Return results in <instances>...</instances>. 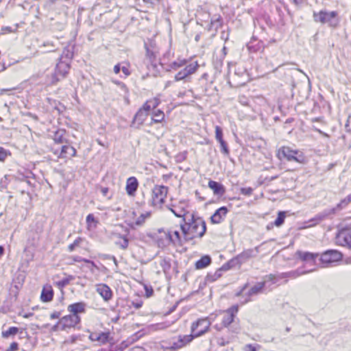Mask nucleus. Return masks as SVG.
<instances>
[{
  "instance_id": "nucleus-1",
  "label": "nucleus",
  "mask_w": 351,
  "mask_h": 351,
  "mask_svg": "<svg viewBox=\"0 0 351 351\" xmlns=\"http://www.w3.org/2000/svg\"><path fill=\"white\" fill-rule=\"evenodd\" d=\"M184 223L180 228L184 239L191 241L195 238H202L206 230V223L201 217L190 214L189 218H184Z\"/></svg>"
},
{
  "instance_id": "nucleus-2",
  "label": "nucleus",
  "mask_w": 351,
  "mask_h": 351,
  "mask_svg": "<svg viewBox=\"0 0 351 351\" xmlns=\"http://www.w3.org/2000/svg\"><path fill=\"white\" fill-rule=\"evenodd\" d=\"M211 322L210 320L207 318L205 319H199L197 320L195 323H193L191 326V335L190 336H185L184 337V339H181L182 343L181 345H180V347H182L184 346L186 343L190 342L193 337H197L203 334H204L206 332L208 331Z\"/></svg>"
},
{
  "instance_id": "nucleus-3",
  "label": "nucleus",
  "mask_w": 351,
  "mask_h": 351,
  "mask_svg": "<svg viewBox=\"0 0 351 351\" xmlns=\"http://www.w3.org/2000/svg\"><path fill=\"white\" fill-rule=\"evenodd\" d=\"M165 239H159L158 241L159 246H165L172 243L176 246H182L188 239H184V235L178 230L163 232Z\"/></svg>"
},
{
  "instance_id": "nucleus-4",
  "label": "nucleus",
  "mask_w": 351,
  "mask_h": 351,
  "mask_svg": "<svg viewBox=\"0 0 351 351\" xmlns=\"http://www.w3.org/2000/svg\"><path fill=\"white\" fill-rule=\"evenodd\" d=\"M278 156L280 160L286 159L288 161H296L304 164L306 162L303 153L298 150H293L289 147H282L278 152Z\"/></svg>"
},
{
  "instance_id": "nucleus-5",
  "label": "nucleus",
  "mask_w": 351,
  "mask_h": 351,
  "mask_svg": "<svg viewBox=\"0 0 351 351\" xmlns=\"http://www.w3.org/2000/svg\"><path fill=\"white\" fill-rule=\"evenodd\" d=\"M314 21L322 23H327L330 27H336L339 23L337 12L335 11L326 12L320 11L313 14Z\"/></svg>"
},
{
  "instance_id": "nucleus-6",
  "label": "nucleus",
  "mask_w": 351,
  "mask_h": 351,
  "mask_svg": "<svg viewBox=\"0 0 351 351\" xmlns=\"http://www.w3.org/2000/svg\"><path fill=\"white\" fill-rule=\"evenodd\" d=\"M168 188L165 186H155L152 189V205L156 208H160L167 197Z\"/></svg>"
},
{
  "instance_id": "nucleus-7",
  "label": "nucleus",
  "mask_w": 351,
  "mask_h": 351,
  "mask_svg": "<svg viewBox=\"0 0 351 351\" xmlns=\"http://www.w3.org/2000/svg\"><path fill=\"white\" fill-rule=\"evenodd\" d=\"M70 66L68 63L60 61L56 66L55 71L51 74L50 83L55 84L60 80L64 78L69 73Z\"/></svg>"
},
{
  "instance_id": "nucleus-8",
  "label": "nucleus",
  "mask_w": 351,
  "mask_h": 351,
  "mask_svg": "<svg viewBox=\"0 0 351 351\" xmlns=\"http://www.w3.org/2000/svg\"><path fill=\"white\" fill-rule=\"evenodd\" d=\"M341 259V254L336 250H328L322 254L319 261L322 267L326 266V265L339 261Z\"/></svg>"
},
{
  "instance_id": "nucleus-9",
  "label": "nucleus",
  "mask_w": 351,
  "mask_h": 351,
  "mask_svg": "<svg viewBox=\"0 0 351 351\" xmlns=\"http://www.w3.org/2000/svg\"><path fill=\"white\" fill-rule=\"evenodd\" d=\"M59 320L62 330H68L75 328L80 322L81 318L79 315L69 314L61 317Z\"/></svg>"
},
{
  "instance_id": "nucleus-10",
  "label": "nucleus",
  "mask_w": 351,
  "mask_h": 351,
  "mask_svg": "<svg viewBox=\"0 0 351 351\" xmlns=\"http://www.w3.org/2000/svg\"><path fill=\"white\" fill-rule=\"evenodd\" d=\"M199 67L197 62L186 65L182 71H179L174 77L176 82L186 80L190 75L196 72Z\"/></svg>"
},
{
  "instance_id": "nucleus-11",
  "label": "nucleus",
  "mask_w": 351,
  "mask_h": 351,
  "mask_svg": "<svg viewBox=\"0 0 351 351\" xmlns=\"http://www.w3.org/2000/svg\"><path fill=\"white\" fill-rule=\"evenodd\" d=\"M237 312V306H233L231 308H228L226 311L223 312L222 324L220 326L216 325L215 327L218 330H220L223 327H227L233 322L234 317Z\"/></svg>"
},
{
  "instance_id": "nucleus-12",
  "label": "nucleus",
  "mask_w": 351,
  "mask_h": 351,
  "mask_svg": "<svg viewBox=\"0 0 351 351\" xmlns=\"http://www.w3.org/2000/svg\"><path fill=\"white\" fill-rule=\"evenodd\" d=\"M302 261L310 264L311 265H318L316 259L319 256L317 253H311L308 252L298 251L295 254Z\"/></svg>"
},
{
  "instance_id": "nucleus-13",
  "label": "nucleus",
  "mask_w": 351,
  "mask_h": 351,
  "mask_svg": "<svg viewBox=\"0 0 351 351\" xmlns=\"http://www.w3.org/2000/svg\"><path fill=\"white\" fill-rule=\"evenodd\" d=\"M276 279V276L270 274L269 276H266L264 278V281L263 282H258L256 285H255L253 287L251 288V289L249 291V295H253L258 294L260 293L263 287L271 282V284L273 283V280Z\"/></svg>"
},
{
  "instance_id": "nucleus-14",
  "label": "nucleus",
  "mask_w": 351,
  "mask_h": 351,
  "mask_svg": "<svg viewBox=\"0 0 351 351\" xmlns=\"http://www.w3.org/2000/svg\"><path fill=\"white\" fill-rule=\"evenodd\" d=\"M88 338L91 341H97L100 345L105 344L109 340L110 333L104 332H90Z\"/></svg>"
},
{
  "instance_id": "nucleus-15",
  "label": "nucleus",
  "mask_w": 351,
  "mask_h": 351,
  "mask_svg": "<svg viewBox=\"0 0 351 351\" xmlns=\"http://www.w3.org/2000/svg\"><path fill=\"white\" fill-rule=\"evenodd\" d=\"M337 243L342 246L351 248V230L341 231L337 237Z\"/></svg>"
},
{
  "instance_id": "nucleus-16",
  "label": "nucleus",
  "mask_w": 351,
  "mask_h": 351,
  "mask_svg": "<svg viewBox=\"0 0 351 351\" xmlns=\"http://www.w3.org/2000/svg\"><path fill=\"white\" fill-rule=\"evenodd\" d=\"M96 291L102 297L105 301L112 298V292L110 288L106 284H99L96 286Z\"/></svg>"
},
{
  "instance_id": "nucleus-17",
  "label": "nucleus",
  "mask_w": 351,
  "mask_h": 351,
  "mask_svg": "<svg viewBox=\"0 0 351 351\" xmlns=\"http://www.w3.org/2000/svg\"><path fill=\"white\" fill-rule=\"evenodd\" d=\"M315 270V269H309L308 271H300L299 270H297V271H291L287 272V273H282L280 275L276 276V279L273 280V283L277 282L279 279H282L283 278H295L300 276V275L305 274L313 271Z\"/></svg>"
},
{
  "instance_id": "nucleus-18",
  "label": "nucleus",
  "mask_w": 351,
  "mask_h": 351,
  "mask_svg": "<svg viewBox=\"0 0 351 351\" xmlns=\"http://www.w3.org/2000/svg\"><path fill=\"white\" fill-rule=\"evenodd\" d=\"M228 213L226 207L223 206L217 209L210 217L211 222L213 223H220L226 217Z\"/></svg>"
},
{
  "instance_id": "nucleus-19",
  "label": "nucleus",
  "mask_w": 351,
  "mask_h": 351,
  "mask_svg": "<svg viewBox=\"0 0 351 351\" xmlns=\"http://www.w3.org/2000/svg\"><path fill=\"white\" fill-rule=\"evenodd\" d=\"M53 297V291L51 285H45L43 287L40 299L43 302H47L52 300Z\"/></svg>"
},
{
  "instance_id": "nucleus-20",
  "label": "nucleus",
  "mask_w": 351,
  "mask_h": 351,
  "mask_svg": "<svg viewBox=\"0 0 351 351\" xmlns=\"http://www.w3.org/2000/svg\"><path fill=\"white\" fill-rule=\"evenodd\" d=\"M86 304L84 302H77L68 306L67 310L71 315H79V313H84Z\"/></svg>"
},
{
  "instance_id": "nucleus-21",
  "label": "nucleus",
  "mask_w": 351,
  "mask_h": 351,
  "mask_svg": "<svg viewBox=\"0 0 351 351\" xmlns=\"http://www.w3.org/2000/svg\"><path fill=\"white\" fill-rule=\"evenodd\" d=\"M138 183L135 177H130L128 179L126 183V191L129 195L133 196L137 190Z\"/></svg>"
},
{
  "instance_id": "nucleus-22",
  "label": "nucleus",
  "mask_w": 351,
  "mask_h": 351,
  "mask_svg": "<svg viewBox=\"0 0 351 351\" xmlns=\"http://www.w3.org/2000/svg\"><path fill=\"white\" fill-rule=\"evenodd\" d=\"M160 103V100L158 97H154L149 100H147L141 108L144 112H147L148 114L151 110H154Z\"/></svg>"
},
{
  "instance_id": "nucleus-23",
  "label": "nucleus",
  "mask_w": 351,
  "mask_h": 351,
  "mask_svg": "<svg viewBox=\"0 0 351 351\" xmlns=\"http://www.w3.org/2000/svg\"><path fill=\"white\" fill-rule=\"evenodd\" d=\"M184 204L181 203L182 206H173V208H171V210L178 217H183V219L189 218V215L191 213L186 211V210L184 209Z\"/></svg>"
},
{
  "instance_id": "nucleus-24",
  "label": "nucleus",
  "mask_w": 351,
  "mask_h": 351,
  "mask_svg": "<svg viewBox=\"0 0 351 351\" xmlns=\"http://www.w3.org/2000/svg\"><path fill=\"white\" fill-rule=\"evenodd\" d=\"M67 154H69L71 156H75L76 154L75 149L69 145H64L62 147L61 152L58 157L65 158L67 157Z\"/></svg>"
},
{
  "instance_id": "nucleus-25",
  "label": "nucleus",
  "mask_w": 351,
  "mask_h": 351,
  "mask_svg": "<svg viewBox=\"0 0 351 351\" xmlns=\"http://www.w3.org/2000/svg\"><path fill=\"white\" fill-rule=\"evenodd\" d=\"M208 187L213 191L215 195H223L225 191L222 184L213 180L208 182Z\"/></svg>"
},
{
  "instance_id": "nucleus-26",
  "label": "nucleus",
  "mask_w": 351,
  "mask_h": 351,
  "mask_svg": "<svg viewBox=\"0 0 351 351\" xmlns=\"http://www.w3.org/2000/svg\"><path fill=\"white\" fill-rule=\"evenodd\" d=\"M148 115L149 114L147 112H144L140 108L134 116V122L136 121L139 125H142L147 118Z\"/></svg>"
},
{
  "instance_id": "nucleus-27",
  "label": "nucleus",
  "mask_w": 351,
  "mask_h": 351,
  "mask_svg": "<svg viewBox=\"0 0 351 351\" xmlns=\"http://www.w3.org/2000/svg\"><path fill=\"white\" fill-rule=\"evenodd\" d=\"M165 119V113L160 110H154L152 112V123H161Z\"/></svg>"
},
{
  "instance_id": "nucleus-28",
  "label": "nucleus",
  "mask_w": 351,
  "mask_h": 351,
  "mask_svg": "<svg viewBox=\"0 0 351 351\" xmlns=\"http://www.w3.org/2000/svg\"><path fill=\"white\" fill-rule=\"evenodd\" d=\"M150 215L151 213L149 212H146L145 213L141 214V215L136 219V220L132 223L131 226H142L145 223V220L150 217Z\"/></svg>"
},
{
  "instance_id": "nucleus-29",
  "label": "nucleus",
  "mask_w": 351,
  "mask_h": 351,
  "mask_svg": "<svg viewBox=\"0 0 351 351\" xmlns=\"http://www.w3.org/2000/svg\"><path fill=\"white\" fill-rule=\"evenodd\" d=\"M211 259L208 256H204L200 260L196 262L197 269H203L210 265Z\"/></svg>"
},
{
  "instance_id": "nucleus-30",
  "label": "nucleus",
  "mask_w": 351,
  "mask_h": 351,
  "mask_svg": "<svg viewBox=\"0 0 351 351\" xmlns=\"http://www.w3.org/2000/svg\"><path fill=\"white\" fill-rule=\"evenodd\" d=\"M86 224L88 230H93L96 228L98 223L97 220L95 218L93 214H89L86 217Z\"/></svg>"
},
{
  "instance_id": "nucleus-31",
  "label": "nucleus",
  "mask_w": 351,
  "mask_h": 351,
  "mask_svg": "<svg viewBox=\"0 0 351 351\" xmlns=\"http://www.w3.org/2000/svg\"><path fill=\"white\" fill-rule=\"evenodd\" d=\"M19 330L17 327H10L8 330L2 331V337L8 338L10 336H14L18 333Z\"/></svg>"
},
{
  "instance_id": "nucleus-32",
  "label": "nucleus",
  "mask_w": 351,
  "mask_h": 351,
  "mask_svg": "<svg viewBox=\"0 0 351 351\" xmlns=\"http://www.w3.org/2000/svg\"><path fill=\"white\" fill-rule=\"evenodd\" d=\"M186 63H187V62L184 59V60H178L177 61L173 62L171 64V69L176 70L182 66H186Z\"/></svg>"
},
{
  "instance_id": "nucleus-33",
  "label": "nucleus",
  "mask_w": 351,
  "mask_h": 351,
  "mask_svg": "<svg viewBox=\"0 0 351 351\" xmlns=\"http://www.w3.org/2000/svg\"><path fill=\"white\" fill-rule=\"evenodd\" d=\"M285 216V212H279L278 217L274 222V224L276 226H280L284 223Z\"/></svg>"
},
{
  "instance_id": "nucleus-34",
  "label": "nucleus",
  "mask_w": 351,
  "mask_h": 351,
  "mask_svg": "<svg viewBox=\"0 0 351 351\" xmlns=\"http://www.w3.org/2000/svg\"><path fill=\"white\" fill-rule=\"evenodd\" d=\"M215 138L218 142L223 141L222 129L219 126H215Z\"/></svg>"
},
{
  "instance_id": "nucleus-35",
  "label": "nucleus",
  "mask_w": 351,
  "mask_h": 351,
  "mask_svg": "<svg viewBox=\"0 0 351 351\" xmlns=\"http://www.w3.org/2000/svg\"><path fill=\"white\" fill-rule=\"evenodd\" d=\"M10 152L2 147H0V161H4L10 155Z\"/></svg>"
},
{
  "instance_id": "nucleus-36",
  "label": "nucleus",
  "mask_w": 351,
  "mask_h": 351,
  "mask_svg": "<svg viewBox=\"0 0 351 351\" xmlns=\"http://www.w3.org/2000/svg\"><path fill=\"white\" fill-rule=\"evenodd\" d=\"M54 141L57 143H63V132L59 131L54 136Z\"/></svg>"
},
{
  "instance_id": "nucleus-37",
  "label": "nucleus",
  "mask_w": 351,
  "mask_h": 351,
  "mask_svg": "<svg viewBox=\"0 0 351 351\" xmlns=\"http://www.w3.org/2000/svg\"><path fill=\"white\" fill-rule=\"evenodd\" d=\"M219 143H220V146H221V152L224 154L228 155L229 154V149H228L227 143L224 141H220Z\"/></svg>"
},
{
  "instance_id": "nucleus-38",
  "label": "nucleus",
  "mask_w": 351,
  "mask_h": 351,
  "mask_svg": "<svg viewBox=\"0 0 351 351\" xmlns=\"http://www.w3.org/2000/svg\"><path fill=\"white\" fill-rule=\"evenodd\" d=\"M117 243L119 244L123 249H125L128 245V240L125 237H121L120 240L117 241Z\"/></svg>"
},
{
  "instance_id": "nucleus-39",
  "label": "nucleus",
  "mask_w": 351,
  "mask_h": 351,
  "mask_svg": "<svg viewBox=\"0 0 351 351\" xmlns=\"http://www.w3.org/2000/svg\"><path fill=\"white\" fill-rule=\"evenodd\" d=\"M350 202H351V195H348L343 200H342L341 202V203L339 204V206H341V207L345 206Z\"/></svg>"
},
{
  "instance_id": "nucleus-40",
  "label": "nucleus",
  "mask_w": 351,
  "mask_h": 351,
  "mask_svg": "<svg viewBox=\"0 0 351 351\" xmlns=\"http://www.w3.org/2000/svg\"><path fill=\"white\" fill-rule=\"evenodd\" d=\"M19 350V344L16 342H13L10 344V347L6 351H16Z\"/></svg>"
},
{
  "instance_id": "nucleus-41",
  "label": "nucleus",
  "mask_w": 351,
  "mask_h": 351,
  "mask_svg": "<svg viewBox=\"0 0 351 351\" xmlns=\"http://www.w3.org/2000/svg\"><path fill=\"white\" fill-rule=\"evenodd\" d=\"M252 189L250 187L241 189V193L245 195H250L252 193Z\"/></svg>"
},
{
  "instance_id": "nucleus-42",
  "label": "nucleus",
  "mask_w": 351,
  "mask_h": 351,
  "mask_svg": "<svg viewBox=\"0 0 351 351\" xmlns=\"http://www.w3.org/2000/svg\"><path fill=\"white\" fill-rule=\"evenodd\" d=\"M51 330L53 332H57L59 330H62V326L60 324V320L57 322L56 324L52 326Z\"/></svg>"
},
{
  "instance_id": "nucleus-43",
  "label": "nucleus",
  "mask_w": 351,
  "mask_h": 351,
  "mask_svg": "<svg viewBox=\"0 0 351 351\" xmlns=\"http://www.w3.org/2000/svg\"><path fill=\"white\" fill-rule=\"evenodd\" d=\"M122 72L126 75V76H128L130 75V71L129 69V67L128 66H123L121 68Z\"/></svg>"
},
{
  "instance_id": "nucleus-44",
  "label": "nucleus",
  "mask_w": 351,
  "mask_h": 351,
  "mask_svg": "<svg viewBox=\"0 0 351 351\" xmlns=\"http://www.w3.org/2000/svg\"><path fill=\"white\" fill-rule=\"evenodd\" d=\"M60 315H61L60 312L54 311L53 313H52L50 315V318L52 319H58V318H60Z\"/></svg>"
},
{
  "instance_id": "nucleus-45",
  "label": "nucleus",
  "mask_w": 351,
  "mask_h": 351,
  "mask_svg": "<svg viewBox=\"0 0 351 351\" xmlns=\"http://www.w3.org/2000/svg\"><path fill=\"white\" fill-rule=\"evenodd\" d=\"M346 128L348 132H351V115L348 119Z\"/></svg>"
},
{
  "instance_id": "nucleus-46",
  "label": "nucleus",
  "mask_w": 351,
  "mask_h": 351,
  "mask_svg": "<svg viewBox=\"0 0 351 351\" xmlns=\"http://www.w3.org/2000/svg\"><path fill=\"white\" fill-rule=\"evenodd\" d=\"M257 349L255 346L248 344L245 346V351H256Z\"/></svg>"
},
{
  "instance_id": "nucleus-47",
  "label": "nucleus",
  "mask_w": 351,
  "mask_h": 351,
  "mask_svg": "<svg viewBox=\"0 0 351 351\" xmlns=\"http://www.w3.org/2000/svg\"><path fill=\"white\" fill-rule=\"evenodd\" d=\"M145 290H146L147 297H149L152 295L153 289L152 288L149 289L147 287H145Z\"/></svg>"
},
{
  "instance_id": "nucleus-48",
  "label": "nucleus",
  "mask_w": 351,
  "mask_h": 351,
  "mask_svg": "<svg viewBox=\"0 0 351 351\" xmlns=\"http://www.w3.org/2000/svg\"><path fill=\"white\" fill-rule=\"evenodd\" d=\"M120 70H121V67H120L119 64H117V65H115V66H114L113 71H114V72L116 74L119 73L120 72Z\"/></svg>"
},
{
  "instance_id": "nucleus-49",
  "label": "nucleus",
  "mask_w": 351,
  "mask_h": 351,
  "mask_svg": "<svg viewBox=\"0 0 351 351\" xmlns=\"http://www.w3.org/2000/svg\"><path fill=\"white\" fill-rule=\"evenodd\" d=\"M101 192L103 194V195L106 196L108 193V188L107 187H102L101 189Z\"/></svg>"
},
{
  "instance_id": "nucleus-50",
  "label": "nucleus",
  "mask_w": 351,
  "mask_h": 351,
  "mask_svg": "<svg viewBox=\"0 0 351 351\" xmlns=\"http://www.w3.org/2000/svg\"><path fill=\"white\" fill-rule=\"evenodd\" d=\"M82 241V239L81 238H77L73 243L75 245V246H77Z\"/></svg>"
},
{
  "instance_id": "nucleus-51",
  "label": "nucleus",
  "mask_w": 351,
  "mask_h": 351,
  "mask_svg": "<svg viewBox=\"0 0 351 351\" xmlns=\"http://www.w3.org/2000/svg\"><path fill=\"white\" fill-rule=\"evenodd\" d=\"M75 246L73 243L69 245V251H73L75 249Z\"/></svg>"
},
{
  "instance_id": "nucleus-52",
  "label": "nucleus",
  "mask_w": 351,
  "mask_h": 351,
  "mask_svg": "<svg viewBox=\"0 0 351 351\" xmlns=\"http://www.w3.org/2000/svg\"><path fill=\"white\" fill-rule=\"evenodd\" d=\"M293 1L295 5H300L302 3V0H293Z\"/></svg>"
},
{
  "instance_id": "nucleus-53",
  "label": "nucleus",
  "mask_w": 351,
  "mask_h": 351,
  "mask_svg": "<svg viewBox=\"0 0 351 351\" xmlns=\"http://www.w3.org/2000/svg\"><path fill=\"white\" fill-rule=\"evenodd\" d=\"M114 82L116 84H118V85H120L122 88H125V85L121 82H115L114 81Z\"/></svg>"
},
{
  "instance_id": "nucleus-54",
  "label": "nucleus",
  "mask_w": 351,
  "mask_h": 351,
  "mask_svg": "<svg viewBox=\"0 0 351 351\" xmlns=\"http://www.w3.org/2000/svg\"><path fill=\"white\" fill-rule=\"evenodd\" d=\"M85 262L86 263H90L92 265L93 267H96L94 264L93 262L90 261H88V260H84Z\"/></svg>"
},
{
  "instance_id": "nucleus-55",
  "label": "nucleus",
  "mask_w": 351,
  "mask_h": 351,
  "mask_svg": "<svg viewBox=\"0 0 351 351\" xmlns=\"http://www.w3.org/2000/svg\"><path fill=\"white\" fill-rule=\"evenodd\" d=\"M171 84V81H168L166 84H165V88H167L168 86H169Z\"/></svg>"
},
{
  "instance_id": "nucleus-56",
  "label": "nucleus",
  "mask_w": 351,
  "mask_h": 351,
  "mask_svg": "<svg viewBox=\"0 0 351 351\" xmlns=\"http://www.w3.org/2000/svg\"><path fill=\"white\" fill-rule=\"evenodd\" d=\"M4 249L2 246H0V255L3 254Z\"/></svg>"
},
{
  "instance_id": "nucleus-57",
  "label": "nucleus",
  "mask_w": 351,
  "mask_h": 351,
  "mask_svg": "<svg viewBox=\"0 0 351 351\" xmlns=\"http://www.w3.org/2000/svg\"><path fill=\"white\" fill-rule=\"evenodd\" d=\"M221 271H217L216 273H215V276H217V277H219L221 276V274H220Z\"/></svg>"
},
{
  "instance_id": "nucleus-58",
  "label": "nucleus",
  "mask_w": 351,
  "mask_h": 351,
  "mask_svg": "<svg viewBox=\"0 0 351 351\" xmlns=\"http://www.w3.org/2000/svg\"><path fill=\"white\" fill-rule=\"evenodd\" d=\"M316 131L318 132L319 134H324V132L321 131L319 129H316Z\"/></svg>"
},
{
  "instance_id": "nucleus-59",
  "label": "nucleus",
  "mask_w": 351,
  "mask_h": 351,
  "mask_svg": "<svg viewBox=\"0 0 351 351\" xmlns=\"http://www.w3.org/2000/svg\"><path fill=\"white\" fill-rule=\"evenodd\" d=\"M321 134L324 136L328 137V135L325 132H324V134Z\"/></svg>"
},
{
  "instance_id": "nucleus-60",
  "label": "nucleus",
  "mask_w": 351,
  "mask_h": 351,
  "mask_svg": "<svg viewBox=\"0 0 351 351\" xmlns=\"http://www.w3.org/2000/svg\"><path fill=\"white\" fill-rule=\"evenodd\" d=\"M2 0H0V2Z\"/></svg>"
}]
</instances>
